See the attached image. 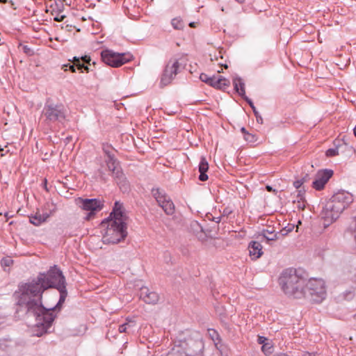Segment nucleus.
I'll return each mask as SVG.
<instances>
[{
  "instance_id": "obj_46",
  "label": "nucleus",
  "mask_w": 356,
  "mask_h": 356,
  "mask_svg": "<svg viewBox=\"0 0 356 356\" xmlns=\"http://www.w3.org/2000/svg\"><path fill=\"white\" fill-rule=\"evenodd\" d=\"M310 176L309 174H305L300 179L302 181V183H306L310 180Z\"/></svg>"
},
{
  "instance_id": "obj_4",
  "label": "nucleus",
  "mask_w": 356,
  "mask_h": 356,
  "mask_svg": "<svg viewBox=\"0 0 356 356\" xmlns=\"http://www.w3.org/2000/svg\"><path fill=\"white\" fill-rule=\"evenodd\" d=\"M38 275H42V282L47 289L54 288L58 290L62 286H66L65 276L56 266L51 267L47 273H40Z\"/></svg>"
},
{
  "instance_id": "obj_10",
  "label": "nucleus",
  "mask_w": 356,
  "mask_h": 356,
  "mask_svg": "<svg viewBox=\"0 0 356 356\" xmlns=\"http://www.w3.org/2000/svg\"><path fill=\"white\" fill-rule=\"evenodd\" d=\"M330 200L335 205V209L342 213L353 202V197L350 193L341 191L334 194Z\"/></svg>"
},
{
  "instance_id": "obj_18",
  "label": "nucleus",
  "mask_w": 356,
  "mask_h": 356,
  "mask_svg": "<svg viewBox=\"0 0 356 356\" xmlns=\"http://www.w3.org/2000/svg\"><path fill=\"white\" fill-rule=\"evenodd\" d=\"M277 234L278 233H275L273 229H264L258 234L257 238L260 239L261 242L266 241L267 243L270 245V241H276L278 238Z\"/></svg>"
},
{
  "instance_id": "obj_57",
  "label": "nucleus",
  "mask_w": 356,
  "mask_h": 356,
  "mask_svg": "<svg viewBox=\"0 0 356 356\" xmlns=\"http://www.w3.org/2000/svg\"><path fill=\"white\" fill-rule=\"evenodd\" d=\"M83 70H86L87 72H89L90 69H89V67H88V64L85 65V67H83Z\"/></svg>"
},
{
  "instance_id": "obj_17",
  "label": "nucleus",
  "mask_w": 356,
  "mask_h": 356,
  "mask_svg": "<svg viewBox=\"0 0 356 356\" xmlns=\"http://www.w3.org/2000/svg\"><path fill=\"white\" fill-rule=\"evenodd\" d=\"M263 247L259 241H252L249 243V254L252 259L256 260L263 254Z\"/></svg>"
},
{
  "instance_id": "obj_56",
  "label": "nucleus",
  "mask_w": 356,
  "mask_h": 356,
  "mask_svg": "<svg viewBox=\"0 0 356 356\" xmlns=\"http://www.w3.org/2000/svg\"><path fill=\"white\" fill-rule=\"evenodd\" d=\"M231 213V211H228L227 209H224L223 211V215H228Z\"/></svg>"
},
{
  "instance_id": "obj_42",
  "label": "nucleus",
  "mask_w": 356,
  "mask_h": 356,
  "mask_svg": "<svg viewBox=\"0 0 356 356\" xmlns=\"http://www.w3.org/2000/svg\"><path fill=\"white\" fill-rule=\"evenodd\" d=\"M245 101L246 102L250 105V106L252 108V109L254 108L255 106L252 102V101L249 99L245 95V97H242Z\"/></svg>"
},
{
  "instance_id": "obj_37",
  "label": "nucleus",
  "mask_w": 356,
  "mask_h": 356,
  "mask_svg": "<svg viewBox=\"0 0 356 356\" xmlns=\"http://www.w3.org/2000/svg\"><path fill=\"white\" fill-rule=\"evenodd\" d=\"M244 139L250 143H254L257 140V137L255 135L248 132V134L244 136Z\"/></svg>"
},
{
  "instance_id": "obj_32",
  "label": "nucleus",
  "mask_w": 356,
  "mask_h": 356,
  "mask_svg": "<svg viewBox=\"0 0 356 356\" xmlns=\"http://www.w3.org/2000/svg\"><path fill=\"white\" fill-rule=\"evenodd\" d=\"M13 263V260L10 257H6L1 259V264L3 267H8Z\"/></svg>"
},
{
  "instance_id": "obj_21",
  "label": "nucleus",
  "mask_w": 356,
  "mask_h": 356,
  "mask_svg": "<svg viewBox=\"0 0 356 356\" xmlns=\"http://www.w3.org/2000/svg\"><path fill=\"white\" fill-rule=\"evenodd\" d=\"M209 169V164L205 157L202 156L199 164V179L202 181H205L208 179L207 172Z\"/></svg>"
},
{
  "instance_id": "obj_35",
  "label": "nucleus",
  "mask_w": 356,
  "mask_h": 356,
  "mask_svg": "<svg viewBox=\"0 0 356 356\" xmlns=\"http://www.w3.org/2000/svg\"><path fill=\"white\" fill-rule=\"evenodd\" d=\"M326 156L328 157L334 156L339 154L338 148H330L326 151Z\"/></svg>"
},
{
  "instance_id": "obj_8",
  "label": "nucleus",
  "mask_w": 356,
  "mask_h": 356,
  "mask_svg": "<svg viewBox=\"0 0 356 356\" xmlns=\"http://www.w3.org/2000/svg\"><path fill=\"white\" fill-rule=\"evenodd\" d=\"M186 346L187 356H204V344L199 333H195L193 338H189Z\"/></svg>"
},
{
  "instance_id": "obj_51",
  "label": "nucleus",
  "mask_w": 356,
  "mask_h": 356,
  "mask_svg": "<svg viewBox=\"0 0 356 356\" xmlns=\"http://www.w3.org/2000/svg\"><path fill=\"white\" fill-rule=\"evenodd\" d=\"M303 195H304V192L302 193V191H300V190L298 191L297 198L300 200H305Z\"/></svg>"
},
{
  "instance_id": "obj_53",
  "label": "nucleus",
  "mask_w": 356,
  "mask_h": 356,
  "mask_svg": "<svg viewBox=\"0 0 356 356\" xmlns=\"http://www.w3.org/2000/svg\"><path fill=\"white\" fill-rule=\"evenodd\" d=\"M266 190H267V191H268V192H273H273H275V191H276L275 190H274V189L272 188V186H269V185H267V186H266Z\"/></svg>"
},
{
  "instance_id": "obj_33",
  "label": "nucleus",
  "mask_w": 356,
  "mask_h": 356,
  "mask_svg": "<svg viewBox=\"0 0 356 356\" xmlns=\"http://www.w3.org/2000/svg\"><path fill=\"white\" fill-rule=\"evenodd\" d=\"M166 356H187L186 352L181 350H172L171 352L168 353Z\"/></svg>"
},
{
  "instance_id": "obj_39",
  "label": "nucleus",
  "mask_w": 356,
  "mask_h": 356,
  "mask_svg": "<svg viewBox=\"0 0 356 356\" xmlns=\"http://www.w3.org/2000/svg\"><path fill=\"white\" fill-rule=\"evenodd\" d=\"M81 60L83 63H84L85 65H90V57L88 56H81Z\"/></svg>"
},
{
  "instance_id": "obj_47",
  "label": "nucleus",
  "mask_w": 356,
  "mask_h": 356,
  "mask_svg": "<svg viewBox=\"0 0 356 356\" xmlns=\"http://www.w3.org/2000/svg\"><path fill=\"white\" fill-rule=\"evenodd\" d=\"M302 184L303 183L301 181V179L296 180V181L293 182V186L296 188H299Z\"/></svg>"
},
{
  "instance_id": "obj_30",
  "label": "nucleus",
  "mask_w": 356,
  "mask_h": 356,
  "mask_svg": "<svg viewBox=\"0 0 356 356\" xmlns=\"http://www.w3.org/2000/svg\"><path fill=\"white\" fill-rule=\"evenodd\" d=\"M261 350L266 355H269L273 353V347L269 343H264L261 347Z\"/></svg>"
},
{
  "instance_id": "obj_48",
  "label": "nucleus",
  "mask_w": 356,
  "mask_h": 356,
  "mask_svg": "<svg viewBox=\"0 0 356 356\" xmlns=\"http://www.w3.org/2000/svg\"><path fill=\"white\" fill-rule=\"evenodd\" d=\"M268 339L265 337H261L259 336L258 337V343L259 344H262V346L264 345V343H266V341H267Z\"/></svg>"
},
{
  "instance_id": "obj_55",
  "label": "nucleus",
  "mask_w": 356,
  "mask_h": 356,
  "mask_svg": "<svg viewBox=\"0 0 356 356\" xmlns=\"http://www.w3.org/2000/svg\"><path fill=\"white\" fill-rule=\"evenodd\" d=\"M241 132L243 134V136L246 135V134H248V131L245 129V127H242L241 129Z\"/></svg>"
},
{
  "instance_id": "obj_20",
  "label": "nucleus",
  "mask_w": 356,
  "mask_h": 356,
  "mask_svg": "<svg viewBox=\"0 0 356 356\" xmlns=\"http://www.w3.org/2000/svg\"><path fill=\"white\" fill-rule=\"evenodd\" d=\"M229 84V81L225 77L221 76L216 77L215 76H213L212 82L210 86L216 89L224 90L227 88Z\"/></svg>"
},
{
  "instance_id": "obj_31",
  "label": "nucleus",
  "mask_w": 356,
  "mask_h": 356,
  "mask_svg": "<svg viewBox=\"0 0 356 356\" xmlns=\"http://www.w3.org/2000/svg\"><path fill=\"white\" fill-rule=\"evenodd\" d=\"M200 79L202 81V82H204L206 83L207 84L209 85L211 84V83L212 82V79H213V76H209V75H207V74H204V73H202L200 75Z\"/></svg>"
},
{
  "instance_id": "obj_58",
  "label": "nucleus",
  "mask_w": 356,
  "mask_h": 356,
  "mask_svg": "<svg viewBox=\"0 0 356 356\" xmlns=\"http://www.w3.org/2000/svg\"><path fill=\"white\" fill-rule=\"evenodd\" d=\"M189 26L191 27V28L195 27V22H191L189 24Z\"/></svg>"
},
{
  "instance_id": "obj_7",
  "label": "nucleus",
  "mask_w": 356,
  "mask_h": 356,
  "mask_svg": "<svg viewBox=\"0 0 356 356\" xmlns=\"http://www.w3.org/2000/svg\"><path fill=\"white\" fill-rule=\"evenodd\" d=\"M43 113L46 119L50 122H63L66 118V110L63 105H46Z\"/></svg>"
},
{
  "instance_id": "obj_43",
  "label": "nucleus",
  "mask_w": 356,
  "mask_h": 356,
  "mask_svg": "<svg viewBox=\"0 0 356 356\" xmlns=\"http://www.w3.org/2000/svg\"><path fill=\"white\" fill-rule=\"evenodd\" d=\"M75 67L79 70H81V72H83V67H85V64L80 60L79 63H76Z\"/></svg>"
},
{
  "instance_id": "obj_44",
  "label": "nucleus",
  "mask_w": 356,
  "mask_h": 356,
  "mask_svg": "<svg viewBox=\"0 0 356 356\" xmlns=\"http://www.w3.org/2000/svg\"><path fill=\"white\" fill-rule=\"evenodd\" d=\"M75 67L79 70H81V72H83V67H85V64L80 60L79 63H76Z\"/></svg>"
},
{
  "instance_id": "obj_54",
  "label": "nucleus",
  "mask_w": 356,
  "mask_h": 356,
  "mask_svg": "<svg viewBox=\"0 0 356 356\" xmlns=\"http://www.w3.org/2000/svg\"><path fill=\"white\" fill-rule=\"evenodd\" d=\"M221 218H222L221 216L214 217V218H213V220L217 223H219L221 220Z\"/></svg>"
},
{
  "instance_id": "obj_29",
  "label": "nucleus",
  "mask_w": 356,
  "mask_h": 356,
  "mask_svg": "<svg viewBox=\"0 0 356 356\" xmlns=\"http://www.w3.org/2000/svg\"><path fill=\"white\" fill-rule=\"evenodd\" d=\"M171 24L175 29L181 30L184 27V22L181 19L176 17L172 19Z\"/></svg>"
},
{
  "instance_id": "obj_9",
  "label": "nucleus",
  "mask_w": 356,
  "mask_h": 356,
  "mask_svg": "<svg viewBox=\"0 0 356 356\" xmlns=\"http://www.w3.org/2000/svg\"><path fill=\"white\" fill-rule=\"evenodd\" d=\"M180 64L177 60H170L166 65L161 78V87L168 86L177 74Z\"/></svg>"
},
{
  "instance_id": "obj_14",
  "label": "nucleus",
  "mask_w": 356,
  "mask_h": 356,
  "mask_svg": "<svg viewBox=\"0 0 356 356\" xmlns=\"http://www.w3.org/2000/svg\"><path fill=\"white\" fill-rule=\"evenodd\" d=\"M140 298L147 304L155 305L159 300V296L156 292L150 291L149 288L143 286L140 289Z\"/></svg>"
},
{
  "instance_id": "obj_60",
  "label": "nucleus",
  "mask_w": 356,
  "mask_h": 356,
  "mask_svg": "<svg viewBox=\"0 0 356 356\" xmlns=\"http://www.w3.org/2000/svg\"><path fill=\"white\" fill-rule=\"evenodd\" d=\"M7 0H0V3H6Z\"/></svg>"
},
{
  "instance_id": "obj_62",
  "label": "nucleus",
  "mask_w": 356,
  "mask_h": 356,
  "mask_svg": "<svg viewBox=\"0 0 356 356\" xmlns=\"http://www.w3.org/2000/svg\"><path fill=\"white\" fill-rule=\"evenodd\" d=\"M353 318L356 321V314L353 316Z\"/></svg>"
},
{
  "instance_id": "obj_24",
  "label": "nucleus",
  "mask_w": 356,
  "mask_h": 356,
  "mask_svg": "<svg viewBox=\"0 0 356 356\" xmlns=\"http://www.w3.org/2000/svg\"><path fill=\"white\" fill-rule=\"evenodd\" d=\"M233 85L234 90L241 97H245V83L243 80L239 77H236L233 79Z\"/></svg>"
},
{
  "instance_id": "obj_26",
  "label": "nucleus",
  "mask_w": 356,
  "mask_h": 356,
  "mask_svg": "<svg viewBox=\"0 0 356 356\" xmlns=\"http://www.w3.org/2000/svg\"><path fill=\"white\" fill-rule=\"evenodd\" d=\"M13 298L15 304L21 307L22 304V284L20 283L18 284V290L13 293Z\"/></svg>"
},
{
  "instance_id": "obj_2",
  "label": "nucleus",
  "mask_w": 356,
  "mask_h": 356,
  "mask_svg": "<svg viewBox=\"0 0 356 356\" xmlns=\"http://www.w3.org/2000/svg\"><path fill=\"white\" fill-rule=\"evenodd\" d=\"M283 291L294 298H305L311 302L320 303L326 296L325 282L321 279L308 280L297 274V270H284L279 278Z\"/></svg>"
},
{
  "instance_id": "obj_25",
  "label": "nucleus",
  "mask_w": 356,
  "mask_h": 356,
  "mask_svg": "<svg viewBox=\"0 0 356 356\" xmlns=\"http://www.w3.org/2000/svg\"><path fill=\"white\" fill-rule=\"evenodd\" d=\"M13 341L8 340L0 341V356H5L6 354L10 353Z\"/></svg>"
},
{
  "instance_id": "obj_5",
  "label": "nucleus",
  "mask_w": 356,
  "mask_h": 356,
  "mask_svg": "<svg viewBox=\"0 0 356 356\" xmlns=\"http://www.w3.org/2000/svg\"><path fill=\"white\" fill-rule=\"evenodd\" d=\"M132 56L126 53H116L110 49H104L101 52L102 60L112 67H119L132 59Z\"/></svg>"
},
{
  "instance_id": "obj_3",
  "label": "nucleus",
  "mask_w": 356,
  "mask_h": 356,
  "mask_svg": "<svg viewBox=\"0 0 356 356\" xmlns=\"http://www.w3.org/2000/svg\"><path fill=\"white\" fill-rule=\"evenodd\" d=\"M107 223V229L103 236L102 241L107 244H116L124 240L127 235V224L124 221L109 220L102 222V225Z\"/></svg>"
},
{
  "instance_id": "obj_40",
  "label": "nucleus",
  "mask_w": 356,
  "mask_h": 356,
  "mask_svg": "<svg viewBox=\"0 0 356 356\" xmlns=\"http://www.w3.org/2000/svg\"><path fill=\"white\" fill-rule=\"evenodd\" d=\"M24 54H26L28 56H32L34 54V52L32 49L28 48L27 46L24 45Z\"/></svg>"
},
{
  "instance_id": "obj_15",
  "label": "nucleus",
  "mask_w": 356,
  "mask_h": 356,
  "mask_svg": "<svg viewBox=\"0 0 356 356\" xmlns=\"http://www.w3.org/2000/svg\"><path fill=\"white\" fill-rule=\"evenodd\" d=\"M110 218L109 220L126 222L127 216L124 213V207L122 203L118 201L115 202L113 211L110 214Z\"/></svg>"
},
{
  "instance_id": "obj_41",
  "label": "nucleus",
  "mask_w": 356,
  "mask_h": 356,
  "mask_svg": "<svg viewBox=\"0 0 356 356\" xmlns=\"http://www.w3.org/2000/svg\"><path fill=\"white\" fill-rule=\"evenodd\" d=\"M128 325H129L127 323H124L122 325H120L119 326V329H118L119 332L120 333L127 332Z\"/></svg>"
},
{
  "instance_id": "obj_50",
  "label": "nucleus",
  "mask_w": 356,
  "mask_h": 356,
  "mask_svg": "<svg viewBox=\"0 0 356 356\" xmlns=\"http://www.w3.org/2000/svg\"><path fill=\"white\" fill-rule=\"evenodd\" d=\"M99 177H100V179L104 181H106L107 179L104 175V173L103 172L102 170H99Z\"/></svg>"
},
{
  "instance_id": "obj_49",
  "label": "nucleus",
  "mask_w": 356,
  "mask_h": 356,
  "mask_svg": "<svg viewBox=\"0 0 356 356\" xmlns=\"http://www.w3.org/2000/svg\"><path fill=\"white\" fill-rule=\"evenodd\" d=\"M81 60V57L74 56L72 60H69V61H71L73 63V65H76L77 63H79Z\"/></svg>"
},
{
  "instance_id": "obj_16",
  "label": "nucleus",
  "mask_w": 356,
  "mask_h": 356,
  "mask_svg": "<svg viewBox=\"0 0 356 356\" xmlns=\"http://www.w3.org/2000/svg\"><path fill=\"white\" fill-rule=\"evenodd\" d=\"M58 291L60 293V298H59L58 302H57L56 306L49 308V309L47 308V310L48 311V312H49L53 316L54 321L55 320V318H56V315L54 314V312H55L56 310L60 311V309L63 304L64 303L65 298L67 296L66 286H62L61 289H58Z\"/></svg>"
},
{
  "instance_id": "obj_38",
  "label": "nucleus",
  "mask_w": 356,
  "mask_h": 356,
  "mask_svg": "<svg viewBox=\"0 0 356 356\" xmlns=\"http://www.w3.org/2000/svg\"><path fill=\"white\" fill-rule=\"evenodd\" d=\"M252 111L256 118L257 122L259 124H263V118H262L261 115L259 114V113L258 112V111L257 110L256 107L252 109Z\"/></svg>"
},
{
  "instance_id": "obj_6",
  "label": "nucleus",
  "mask_w": 356,
  "mask_h": 356,
  "mask_svg": "<svg viewBox=\"0 0 356 356\" xmlns=\"http://www.w3.org/2000/svg\"><path fill=\"white\" fill-rule=\"evenodd\" d=\"M105 162L108 171L111 172L112 177L120 189L124 192L128 191L129 185L118 159L115 157H111L109 159H105Z\"/></svg>"
},
{
  "instance_id": "obj_27",
  "label": "nucleus",
  "mask_w": 356,
  "mask_h": 356,
  "mask_svg": "<svg viewBox=\"0 0 356 356\" xmlns=\"http://www.w3.org/2000/svg\"><path fill=\"white\" fill-rule=\"evenodd\" d=\"M102 149L106 156V159H109L111 157H115L114 154V149L111 145L108 144H103Z\"/></svg>"
},
{
  "instance_id": "obj_11",
  "label": "nucleus",
  "mask_w": 356,
  "mask_h": 356,
  "mask_svg": "<svg viewBox=\"0 0 356 356\" xmlns=\"http://www.w3.org/2000/svg\"><path fill=\"white\" fill-rule=\"evenodd\" d=\"M82 209L89 211L86 216L85 219L88 220L91 216H94L95 213L102 209V202L97 199H80L79 200Z\"/></svg>"
},
{
  "instance_id": "obj_61",
  "label": "nucleus",
  "mask_w": 356,
  "mask_h": 356,
  "mask_svg": "<svg viewBox=\"0 0 356 356\" xmlns=\"http://www.w3.org/2000/svg\"><path fill=\"white\" fill-rule=\"evenodd\" d=\"M71 138H72L71 137H70H70H67V138H66V140H67L69 141L70 140H71Z\"/></svg>"
},
{
  "instance_id": "obj_52",
  "label": "nucleus",
  "mask_w": 356,
  "mask_h": 356,
  "mask_svg": "<svg viewBox=\"0 0 356 356\" xmlns=\"http://www.w3.org/2000/svg\"><path fill=\"white\" fill-rule=\"evenodd\" d=\"M65 18V15L56 16L54 17V20L56 22H62Z\"/></svg>"
},
{
  "instance_id": "obj_19",
  "label": "nucleus",
  "mask_w": 356,
  "mask_h": 356,
  "mask_svg": "<svg viewBox=\"0 0 356 356\" xmlns=\"http://www.w3.org/2000/svg\"><path fill=\"white\" fill-rule=\"evenodd\" d=\"M207 332L209 337L213 341L216 348L222 353L225 347L221 343V339L218 332L214 329H208Z\"/></svg>"
},
{
  "instance_id": "obj_23",
  "label": "nucleus",
  "mask_w": 356,
  "mask_h": 356,
  "mask_svg": "<svg viewBox=\"0 0 356 356\" xmlns=\"http://www.w3.org/2000/svg\"><path fill=\"white\" fill-rule=\"evenodd\" d=\"M167 215H172L175 213V204L170 197L163 201V204H159Z\"/></svg>"
},
{
  "instance_id": "obj_36",
  "label": "nucleus",
  "mask_w": 356,
  "mask_h": 356,
  "mask_svg": "<svg viewBox=\"0 0 356 356\" xmlns=\"http://www.w3.org/2000/svg\"><path fill=\"white\" fill-rule=\"evenodd\" d=\"M62 69L64 70L65 71L70 70L72 72H76V67H75V65H73V64H71V63H67V64L63 65L62 66Z\"/></svg>"
},
{
  "instance_id": "obj_13",
  "label": "nucleus",
  "mask_w": 356,
  "mask_h": 356,
  "mask_svg": "<svg viewBox=\"0 0 356 356\" xmlns=\"http://www.w3.org/2000/svg\"><path fill=\"white\" fill-rule=\"evenodd\" d=\"M333 171L332 170L325 169L318 171L316 175V179L312 182V186L317 191L324 188L325 185L328 180L332 177Z\"/></svg>"
},
{
  "instance_id": "obj_1",
  "label": "nucleus",
  "mask_w": 356,
  "mask_h": 356,
  "mask_svg": "<svg viewBox=\"0 0 356 356\" xmlns=\"http://www.w3.org/2000/svg\"><path fill=\"white\" fill-rule=\"evenodd\" d=\"M42 275L24 284V321L33 327V334L38 337L47 333L54 322L53 316L42 305V294L47 289L42 284Z\"/></svg>"
},
{
  "instance_id": "obj_45",
  "label": "nucleus",
  "mask_w": 356,
  "mask_h": 356,
  "mask_svg": "<svg viewBox=\"0 0 356 356\" xmlns=\"http://www.w3.org/2000/svg\"><path fill=\"white\" fill-rule=\"evenodd\" d=\"M305 207V200H298V208L303 210Z\"/></svg>"
},
{
  "instance_id": "obj_22",
  "label": "nucleus",
  "mask_w": 356,
  "mask_h": 356,
  "mask_svg": "<svg viewBox=\"0 0 356 356\" xmlns=\"http://www.w3.org/2000/svg\"><path fill=\"white\" fill-rule=\"evenodd\" d=\"M152 195L156 200L158 204H163V201L169 197L164 190L159 188H153L151 191Z\"/></svg>"
},
{
  "instance_id": "obj_59",
  "label": "nucleus",
  "mask_w": 356,
  "mask_h": 356,
  "mask_svg": "<svg viewBox=\"0 0 356 356\" xmlns=\"http://www.w3.org/2000/svg\"><path fill=\"white\" fill-rule=\"evenodd\" d=\"M307 355L308 356H314L315 355V353H307Z\"/></svg>"
},
{
  "instance_id": "obj_12",
  "label": "nucleus",
  "mask_w": 356,
  "mask_h": 356,
  "mask_svg": "<svg viewBox=\"0 0 356 356\" xmlns=\"http://www.w3.org/2000/svg\"><path fill=\"white\" fill-rule=\"evenodd\" d=\"M341 213L338 209L337 210V209H335V205L332 202L329 200L323 208L321 215L325 222H327V223L330 224L335 221Z\"/></svg>"
},
{
  "instance_id": "obj_28",
  "label": "nucleus",
  "mask_w": 356,
  "mask_h": 356,
  "mask_svg": "<svg viewBox=\"0 0 356 356\" xmlns=\"http://www.w3.org/2000/svg\"><path fill=\"white\" fill-rule=\"evenodd\" d=\"M49 217L48 215L46 217H42L40 215L29 217V222L35 225H39L41 222L46 220Z\"/></svg>"
},
{
  "instance_id": "obj_34",
  "label": "nucleus",
  "mask_w": 356,
  "mask_h": 356,
  "mask_svg": "<svg viewBox=\"0 0 356 356\" xmlns=\"http://www.w3.org/2000/svg\"><path fill=\"white\" fill-rule=\"evenodd\" d=\"M294 228V225H289L288 226L283 228L280 233L282 236L287 235L289 232H291Z\"/></svg>"
}]
</instances>
